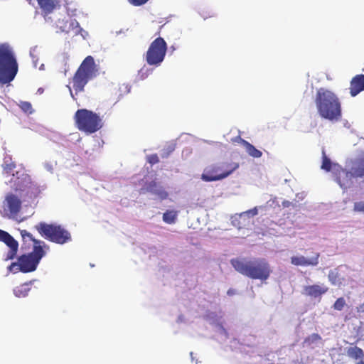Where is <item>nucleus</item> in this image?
<instances>
[{
  "mask_svg": "<svg viewBox=\"0 0 364 364\" xmlns=\"http://www.w3.org/2000/svg\"><path fill=\"white\" fill-rule=\"evenodd\" d=\"M230 264L240 274L262 282L268 279L272 272L269 263L264 258H234L230 260Z\"/></svg>",
  "mask_w": 364,
  "mask_h": 364,
  "instance_id": "obj_2",
  "label": "nucleus"
},
{
  "mask_svg": "<svg viewBox=\"0 0 364 364\" xmlns=\"http://www.w3.org/2000/svg\"><path fill=\"white\" fill-rule=\"evenodd\" d=\"M321 168L326 171H330L331 170V161L330 159L327 157L324 151H323L322 164Z\"/></svg>",
  "mask_w": 364,
  "mask_h": 364,
  "instance_id": "obj_28",
  "label": "nucleus"
},
{
  "mask_svg": "<svg viewBox=\"0 0 364 364\" xmlns=\"http://www.w3.org/2000/svg\"><path fill=\"white\" fill-rule=\"evenodd\" d=\"M350 94L355 97L364 90V75L360 74L354 76L350 83Z\"/></svg>",
  "mask_w": 364,
  "mask_h": 364,
  "instance_id": "obj_16",
  "label": "nucleus"
},
{
  "mask_svg": "<svg viewBox=\"0 0 364 364\" xmlns=\"http://www.w3.org/2000/svg\"><path fill=\"white\" fill-rule=\"evenodd\" d=\"M0 241L4 242L9 247V250L6 254V260L14 259L16 256L18 249V242L7 232L0 229Z\"/></svg>",
  "mask_w": 364,
  "mask_h": 364,
  "instance_id": "obj_13",
  "label": "nucleus"
},
{
  "mask_svg": "<svg viewBox=\"0 0 364 364\" xmlns=\"http://www.w3.org/2000/svg\"><path fill=\"white\" fill-rule=\"evenodd\" d=\"M315 104L319 116L331 122L341 119V103L338 96L332 91L320 88L317 90Z\"/></svg>",
  "mask_w": 364,
  "mask_h": 364,
  "instance_id": "obj_3",
  "label": "nucleus"
},
{
  "mask_svg": "<svg viewBox=\"0 0 364 364\" xmlns=\"http://www.w3.org/2000/svg\"><path fill=\"white\" fill-rule=\"evenodd\" d=\"M247 213H250L252 215H257L258 213V211H257V208H254L251 210H249L248 211L246 212Z\"/></svg>",
  "mask_w": 364,
  "mask_h": 364,
  "instance_id": "obj_34",
  "label": "nucleus"
},
{
  "mask_svg": "<svg viewBox=\"0 0 364 364\" xmlns=\"http://www.w3.org/2000/svg\"><path fill=\"white\" fill-rule=\"evenodd\" d=\"M55 26L60 30V32L69 33H73L74 35L79 33L80 28L79 23L68 16L63 15V18H58L55 21Z\"/></svg>",
  "mask_w": 364,
  "mask_h": 364,
  "instance_id": "obj_12",
  "label": "nucleus"
},
{
  "mask_svg": "<svg viewBox=\"0 0 364 364\" xmlns=\"http://www.w3.org/2000/svg\"><path fill=\"white\" fill-rule=\"evenodd\" d=\"M353 210L357 213H364V201L355 202L353 205Z\"/></svg>",
  "mask_w": 364,
  "mask_h": 364,
  "instance_id": "obj_30",
  "label": "nucleus"
},
{
  "mask_svg": "<svg viewBox=\"0 0 364 364\" xmlns=\"http://www.w3.org/2000/svg\"><path fill=\"white\" fill-rule=\"evenodd\" d=\"M247 153L253 158H260L262 153L248 141H243Z\"/></svg>",
  "mask_w": 364,
  "mask_h": 364,
  "instance_id": "obj_23",
  "label": "nucleus"
},
{
  "mask_svg": "<svg viewBox=\"0 0 364 364\" xmlns=\"http://www.w3.org/2000/svg\"><path fill=\"white\" fill-rule=\"evenodd\" d=\"M31 288L28 283H24L14 289V294L17 297H25L28 295Z\"/></svg>",
  "mask_w": 364,
  "mask_h": 364,
  "instance_id": "obj_22",
  "label": "nucleus"
},
{
  "mask_svg": "<svg viewBox=\"0 0 364 364\" xmlns=\"http://www.w3.org/2000/svg\"><path fill=\"white\" fill-rule=\"evenodd\" d=\"M74 120L78 130L87 134H91L100 130L103 122L101 117L92 111L80 109L74 115Z\"/></svg>",
  "mask_w": 364,
  "mask_h": 364,
  "instance_id": "obj_6",
  "label": "nucleus"
},
{
  "mask_svg": "<svg viewBox=\"0 0 364 364\" xmlns=\"http://www.w3.org/2000/svg\"><path fill=\"white\" fill-rule=\"evenodd\" d=\"M360 307L361 309H363V310H362V311H364V304H362V305H360Z\"/></svg>",
  "mask_w": 364,
  "mask_h": 364,
  "instance_id": "obj_37",
  "label": "nucleus"
},
{
  "mask_svg": "<svg viewBox=\"0 0 364 364\" xmlns=\"http://www.w3.org/2000/svg\"><path fill=\"white\" fill-rule=\"evenodd\" d=\"M18 63L12 48L8 43L0 44V83L11 82L18 73Z\"/></svg>",
  "mask_w": 364,
  "mask_h": 364,
  "instance_id": "obj_4",
  "label": "nucleus"
},
{
  "mask_svg": "<svg viewBox=\"0 0 364 364\" xmlns=\"http://www.w3.org/2000/svg\"><path fill=\"white\" fill-rule=\"evenodd\" d=\"M3 173L6 176L11 175V172L14 170L16 165L14 161H12L11 156H7L4 157V162L2 164Z\"/></svg>",
  "mask_w": 364,
  "mask_h": 364,
  "instance_id": "obj_21",
  "label": "nucleus"
},
{
  "mask_svg": "<svg viewBox=\"0 0 364 364\" xmlns=\"http://www.w3.org/2000/svg\"><path fill=\"white\" fill-rule=\"evenodd\" d=\"M6 206L11 214H17L21 208V201L13 193L8 194L6 197Z\"/></svg>",
  "mask_w": 364,
  "mask_h": 364,
  "instance_id": "obj_17",
  "label": "nucleus"
},
{
  "mask_svg": "<svg viewBox=\"0 0 364 364\" xmlns=\"http://www.w3.org/2000/svg\"><path fill=\"white\" fill-rule=\"evenodd\" d=\"M364 177V158L360 159L351 168L350 171L341 169L338 171L336 181L340 186L346 189L353 184V178Z\"/></svg>",
  "mask_w": 364,
  "mask_h": 364,
  "instance_id": "obj_10",
  "label": "nucleus"
},
{
  "mask_svg": "<svg viewBox=\"0 0 364 364\" xmlns=\"http://www.w3.org/2000/svg\"><path fill=\"white\" fill-rule=\"evenodd\" d=\"M177 213L174 210H167L163 215V220L168 224H172L176 222Z\"/></svg>",
  "mask_w": 364,
  "mask_h": 364,
  "instance_id": "obj_26",
  "label": "nucleus"
},
{
  "mask_svg": "<svg viewBox=\"0 0 364 364\" xmlns=\"http://www.w3.org/2000/svg\"><path fill=\"white\" fill-rule=\"evenodd\" d=\"M18 106L20 107L22 112L26 114H31L34 112L32 105L29 102L20 101L18 104Z\"/></svg>",
  "mask_w": 364,
  "mask_h": 364,
  "instance_id": "obj_27",
  "label": "nucleus"
},
{
  "mask_svg": "<svg viewBox=\"0 0 364 364\" xmlns=\"http://www.w3.org/2000/svg\"><path fill=\"white\" fill-rule=\"evenodd\" d=\"M149 0H128L129 3L134 6H139L145 4Z\"/></svg>",
  "mask_w": 364,
  "mask_h": 364,
  "instance_id": "obj_32",
  "label": "nucleus"
},
{
  "mask_svg": "<svg viewBox=\"0 0 364 364\" xmlns=\"http://www.w3.org/2000/svg\"><path fill=\"white\" fill-rule=\"evenodd\" d=\"M233 294V292L232 291V290H230H230H228V294L231 295V294Z\"/></svg>",
  "mask_w": 364,
  "mask_h": 364,
  "instance_id": "obj_36",
  "label": "nucleus"
},
{
  "mask_svg": "<svg viewBox=\"0 0 364 364\" xmlns=\"http://www.w3.org/2000/svg\"><path fill=\"white\" fill-rule=\"evenodd\" d=\"M40 8L42 10L43 14L46 16L53 12L56 6V3L54 0H36Z\"/></svg>",
  "mask_w": 364,
  "mask_h": 364,
  "instance_id": "obj_20",
  "label": "nucleus"
},
{
  "mask_svg": "<svg viewBox=\"0 0 364 364\" xmlns=\"http://www.w3.org/2000/svg\"><path fill=\"white\" fill-rule=\"evenodd\" d=\"M231 141L233 142V143H239L242 146H244V143L243 141H247L246 140L243 139L242 138H241L240 136H235L234 138H232L231 139Z\"/></svg>",
  "mask_w": 364,
  "mask_h": 364,
  "instance_id": "obj_33",
  "label": "nucleus"
},
{
  "mask_svg": "<svg viewBox=\"0 0 364 364\" xmlns=\"http://www.w3.org/2000/svg\"><path fill=\"white\" fill-rule=\"evenodd\" d=\"M321 340V337L318 333H312L311 335L305 338L303 344L304 346L311 347L313 344Z\"/></svg>",
  "mask_w": 364,
  "mask_h": 364,
  "instance_id": "obj_25",
  "label": "nucleus"
},
{
  "mask_svg": "<svg viewBox=\"0 0 364 364\" xmlns=\"http://www.w3.org/2000/svg\"><path fill=\"white\" fill-rule=\"evenodd\" d=\"M23 239L21 250L25 252L18 257V261L12 262L8 267L9 271L16 274L19 272L29 273L34 272L41 259L46 255L50 247L43 241L35 239L26 230H21Z\"/></svg>",
  "mask_w": 364,
  "mask_h": 364,
  "instance_id": "obj_1",
  "label": "nucleus"
},
{
  "mask_svg": "<svg viewBox=\"0 0 364 364\" xmlns=\"http://www.w3.org/2000/svg\"><path fill=\"white\" fill-rule=\"evenodd\" d=\"M320 253L315 252L314 255L307 259L304 256H293L291 257V263L295 266H316L318 264Z\"/></svg>",
  "mask_w": 364,
  "mask_h": 364,
  "instance_id": "obj_14",
  "label": "nucleus"
},
{
  "mask_svg": "<svg viewBox=\"0 0 364 364\" xmlns=\"http://www.w3.org/2000/svg\"><path fill=\"white\" fill-rule=\"evenodd\" d=\"M304 294L311 298H321L323 294L328 292V288L323 285L312 284L305 286L304 288Z\"/></svg>",
  "mask_w": 364,
  "mask_h": 364,
  "instance_id": "obj_15",
  "label": "nucleus"
},
{
  "mask_svg": "<svg viewBox=\"0 0 364 364\" xmlns=\"http://www.w3.org/2000/svg\"><path fill=\"white\" fill-rule=\"evenodd\" d=\"M346 301L343 297L338 298L333 305V308L337 311H341L346 306Z\"/></svg>",
  "mask_w": 364,
  "mask_h": 364,
  "instance_id": "obj_29",
  "label": "nucleus"
},
{
  "mask_svg": "<svg viewBox=\"0 0 364 364\" xmlns=\"http://www.w3.org/2000/svg\"><path fill=\"white\" fill-rule=\"evenodd\" d=\"M97 72L94 58L87 56L73 77V87L76 94L84 91L85 86L96 76Z\"/></svg>",
  "mask_w": 364,
  "mask_h": 364,
  "instance_id": "obj_5",
  "label": "nucleus"
},
{
  "mask_svg": "<svg viewBox=\"0 0 364 364\" xmlns=\"http://www.w3.org/2000/svg\"><path fill=\"white\" fill-rule=\"evenodd\" d=\"M239 166V163L232 160L211 164L205 168L201 179L205 182L222 180L232 174Z\"/></svg>",
  "mask_w": 364,
  "mask_h": 364,
  "instance_id": "obj_7",
  "label": "nucleus"
},
{
  "mask_svg": "<svg viewBox=\"0 0 364 364\" xmlns=\"http://www.w3.org/2000/svg\"><path fill=\"white\" fill-rule=\"evenodd\" d=\"M146 189L149 192L157 196L161 200H165L168 198V193L159 186L156 181L150 182Z\"/></svg>",
  "mask_w": 364,
  "mask_h": 364,
  "instance_id": "obj_19",
  "label": "nucleus"
},
{
  "mask_svg": "<svg viewBox=\"0 0 364 364\" xmlns=\"http://www.w3.org/2000/svg\"><path fill=\"white\" fill-rule=\"evenodd\" d=\"M328 279L332 285L341 286L342 284L339 274L336 270H331L328 274Z\"/></svg>",
  "mask_w": 364,
  "mask_h": 364,
  "instance_id": "obj_24",
  "label": "nucleus"
},
{
  "mask_svg": "<svg viewBox=\"0 0 364 364\" xmlns=\"http://www.w3.org/2000/svg\"><path fill=\"white\" fill-rule=\"evenodd\" d=\"M147 161L151 164L154 165L159 162V159L157 154H151L147 157Z\"/></svg>",
  "mask_w": 364,
  "mask_h": 364,
  "instance_id": "obj_31",
  "label": "nucleus"
},
{
  "mask_svg": "<svg viewBox=\"0 0 364 364\" xmlns=\"http://www.w3.org/2000/svg\"><path fill=\"white\" fill-rule=\"evenodd\" d=\"M9 183L16 191H24L32 185L30 176L22 169L12 173Z\"/></svg>",
  "mask_w": 364,
  "mask_h": 364,
  "instance_id": "obj_11",
  "label": "nucleus"
},
{
  "mask_svg": "<svg viewBox=\"0 0 364 364\" xmlns=\"http://www.w3.org/2000/svg\"><path fill=\"white\" fill-rule=\"evenodd\" d=\"M347 355L355 361V364H364V351L362 348L355 346L346 350Z\"/></svg>",
  "mask_w": 364,
  "mask_h": 364,
  "instance_id": "obj_18",
  "label": "nucleus"
},
{
  "mask_svg": "<svg viewBox=\"0 0 364 364\" xmlns=\"http://www.w3.org/2000/svg\"><path fill=\"white\" fill-rule=\"evenodd\" d=\"M167 50V44L161 37L156 38L149 46L146 60L150 65L159 66L164 60Z\"/></svg>",
  "mask_w": 364,
  "mask_h": 364,
  "instance_id": "obj_9",
  "label": "nucleus"
},
{
  "mask_svg": "<svg viewBox=\"0 0 364 364\" xmlns=\"http://www.w3.org/2000/svg\"><path fill=\"white\" fill-rule=\"evenodd\" d=\"M70 94H71L72 97H73V93H72V90H71V89H70Z\"/></svg>",
  "mask_w": 364,
  "mask_h": 364,
  "instance_id": "obj_38",
  "label": "nucleus"
},
{
  "mask_svg": "<svg viewBox=\"0 0 364 364\" xmlns=\"http://www.w3.org/2000/svg\"><path fill=\"white\" fill-rule=\"evenodd\" d=\"M36 229L45 239L57 244L63 245L71 240L70 232L60 225L41 222L36 225Z\"/></svg>",
  "mask_w": 364,
  "mask_h": 364,
  "instance_id": "obj_8",
  "label": "nucleus"
},
{
  "mask_svg": "<svg viewBox=\"0 0 364 364\" xmlns=\"http://www.w3.org/2000/svg\"><path fill=\"white\" fill-rule=\"evenodd\" d=\"M292 205L291 202L289 201V200H284L282 202V206L284 208H289L290 207L291 205Z\"/></svg>",
  "mask_w": 364,
  "mask_h": 364,
  "instance_id": "obj_35",
  "label": "nucleus"
}]
</instances>
